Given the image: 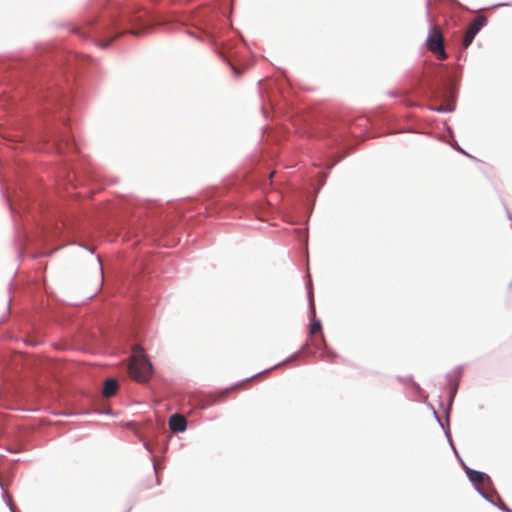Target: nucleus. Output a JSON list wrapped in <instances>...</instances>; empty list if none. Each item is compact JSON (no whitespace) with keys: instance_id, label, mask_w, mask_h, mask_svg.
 <instances>
[{"instance_id":"1","label":"nucleus","mask_w":512,"mask_h":512,"mask_svg":"<svg viewBox=\"0 0 512 512\" xmlns=\"http://www.w3.org/2000/svg\"><path fill=\"white\" fill-rule=\"evenodd\" d=\"M129 376L138 383H146L152 376V365L144 350L135 346L128 364Z\"/></svg>"},{"instance_id":"2","label":"nucleus","mask_w":512,"mask_h":512,"mask_svg":"<svg viewBox=\"0 0 512 512\" xmlns=\"http://www.w3.org/2000/svg\"><path fill=\"white\" fill-rule=\"evenodd\" d=\"M428 49L440 60H445L447 54L444 49V38L440 27L434 25L427 37Z\"/></svg>"},{"instance_id":"3","label":"nucleus","mask_w":512,"mask_h":512,"mask_svg":"<svg viewBox=\"0 0 512 512\" xmlns=\"http://www.w3.org/2000/svg\"><path fill=\"white\" fill-rule=\"evenodd\" d=\"M486 23L487 18L483 15L476 16L471 21L463 38L464 48H468L470 46L477 33L486 25Z\"/></svg>"},{"instance_id":"4","label":"nucleus","mask_w":512,"mask_h":512,"mask_svg":"<svg viewBox=\"0 0 512 512\" xmlns=\"http://www.w3.org/2000/svg\"><path fill=\"white\" fill-rule=\"evenodd\" d=\"M150 22L151 18L148 16L147 12H139L131 19V23L135 28L131 29L129 33L135 36L147 33Z\"/></svg>"},{"instance_id":"5","label":"nucleus","mask_w":512,"mask_h":512,"mask_svg":"<svg viewBox=\"0 0 512 512\" xmlns=\"http://www.w3.org/2000/svg\"><path fill=\"white\" fill-rule=\"evenodd\" d=\"M169 426L173 432H182L186 429L187 421L184 416L174 414L169 419Z\"/></svg>"},{"instance_id":"6","label":"nucleus","mask_w":512,"mask_h":512,"mask_svg":"<svg viewBox=\"0 0 512 512\" xmlns=\"http://www.w3.org/2000/svg\"><path fill=\"white\" fill-rule=\"evenodd\" d=\"M467 475H468L470 481L475 484L488 485L491 483L490 477L483 472L468 469Z\"/></svg>"},{"instance_id":"7","label":"nucleus","mask_w":512,"mask_h":512,"mask_svg":"<svg viewBox=\"0 0 512 512\" xmlns=\"http://www.w3.org/2000/svg\"><path fill=\"white\" fill-rule=\"evenodd\" d=\"M118 390V382L113 378H109L104 382L102 393L105 397L109 398L116 394Z\"/></svg>"},{"instance_id":"8","label":"nucleus","mask_w":512,"mask_h":512,"mask_svg":"<svg viewBox=\"0 0 512 512\" xmlns=\"http://www.w3.org/2000/svg\"><path fill=\"white\" fill-rule=\"evenodd\" d=\"M321 330H322V326H321L320 321L319 320L313 321L310 326V334L316 335L318 333H321Z\"/></svg>"},{"instance_id":"9","label":"nucleus","mask_w":512,"mask_h":512,"mask_svg":"<svg viewBox=\"0 0 512 512\" xmlns=\"http://www.w3.org/2000/svg\"><path fill=\"white\" fill-rule=\"evenodd\" d=\"M108 45H109V42H107V41H102V42L99 43V46L101 48H106V47H108Z\"/></svg>"},{"instance_id":"10","label":"nucleus","mask_w":512,"mask_h":512,"mask_svg":"<svg viewBox=\"0 0 512 512\" xmlns=\"http://www.w3.org/2000/svg\"><path fill=\"white\" fill-rule=\"evenodd\" d=\"M115 38H117V35H114V37H112V39H109V43L112 42V40H115Z\"/></svg>"},{"instance_id":"11","label":"nucleus","mask_w":512,"mask_h":512,"mask_svg":"<svg viewBox=\"0 0 512 512\" xmlns=\"http://www.w3.org/2000/svg\"><path fill=\"white\" fill-rule=\"evenodd\" d=\"M115 38H117V35H114V37H112V39H109V43L112 42V40H115Z\"/></svg>"},{"instance_id":"12","label":"nucleus","mask_w":512,"mask_h":512,"mask_svg":"<svg viewBox=\"0 0 512 512\" xmlns=\"http://www.w3.org/2000/svg\"><path fill=\"white\" fill-rule=\"evenodd\" d=\"M115 38H117V35H114V37H112V39H109V43L112 42V40H115Z\"/></svg>"}]
</instances>
